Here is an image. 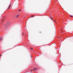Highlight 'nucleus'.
<instances>
[{
  "mask_svg": "<svg viewBox=\"0 0 73 73\" xmlns=\"http://www.w3.org/2000/svg\"><path fill=\"white\" fill-rule=\"evenodd\" d=\"M22 35H23V34H22Z\"/></svg>",
  "mask_w": 73,
  "mask_h": 73,
  "instance_id": "11",
  "label": "nucleus"
},
{
  "mask_svg": "<svg viewBox=\"0 0 73 73\" xmlns=\"http://www.w3.org/2000/svg\"><path fill=\"white\" fill-rule=\"evenodd\" d=\"M31 50H33V48H31Z\"/></svg>",
  "mask_w": 73,
  "mask_h": 73,
  "instance_id": "7",
  "label": "nucleus"
},
{
  "mask_svg": "<svg viewBox=\"0 0 73 73\" xmlns=\"http://www.w3.org/2000/svg\"><path fill=\"white\" fill-rule=\"evenodd\" d=\"M1 56H2L1 55H0Z\"/></svg>",
  "mask_w": 73,
  "mask_h": 73,
  "instance_id": "10",
  "label": "nucleus"
},
{
  "mask_svg": "<svg viewBox=\"0 0 73 73\" xmlns=\"http://www.w3.org/2000/svg\"><path fill=\"white\" fill-rule=\"evenodd\" d=\"M19 15H17L16 16V17H19Z\"/></svg>",
  "mask_w": 73,
  "mask_h": 73,
  "instance_id": "4",
  "label": "nucleus"
},
{
  "mask_svg": "<svg viewBox=\"0 0 73 73\" xmlns=\"http://www.w3.org/2000/svg\"><path fill=\"white\" fill-rule=\"evenodd\" d=\"M21 11V9H20L19 10V12H20Z\"/></svg>",
  "mask_w": 73,
  "mask_h": 73,
  "instance_id": "6",
  "label": "nucleus"
},
{
  "mask_svg": "<svg viewBox=\"0 0 73 73\" xmlns=\"http://www.w3.org/2000/svg\"><path fill=\"white\" fill-rule=\"evenodd\" d=\"M33 17H35V16H33V15H32L31 16H30V18H32Z\"/></svg>",
  "mask_w": 73,
  "mask_h": 73,
  "instance_id": "3",
  "label": "nucleus"
},
{
  "mask_svg": "<svg viewBox=\"0 0 73 73\" xmlns=\"http://www.w3.org/2000/svg\"><path fill=\"white\" fill-rule=\"evenodd\" d=\"M70 17H73V16H72V15H70Z\"/></svg>",
  "mask_w": 73,
  "mask_h": 73,
  "instance_id": "8",
  "label": "nucleus"
},
{
  "mask_svg": "<svg viewBox=\"0 0 73 73\" xmlns=\"http://www.w3.org/2000/svg\"><path fill=\"white\" fill-rule=\"evenodd\" d=\"M11 4H10L8 8L7 9H9V8H10V7H11Z\"/></svg>",
  "mask_w": 73,
  "mask_h": 73,
  "instance_id": "2",
  "label": "nucleus"
},
{
  "mask_svg": "<svg viewBox=\"0 0 73 73\" xmlns=\"http://www.w3.org/2000/svg\"><path fill=\"white\" fill-rule=\"evenodd\" d=\"M40 33H41V32H40Z\"/></svg>",
  "mask_w": 73,
  "mask_h": 73,
  "instance_id": "13",
  "label": "nucleus"
},
{
  "mask_svg": "<svg viewBox=\"0 0 73 73\" xmlns=\"http://www.w3.org/2000/svg\"><path fill=\"white\" fill-rule=\"evenodd\" d=\"M3 39V38H0V41H1V40Z\"/></svg>",
  "mask_w": 73,
  "mask_h": 73,
  "instance_id": "5",
  "label": "nucleus"
},
{
  "mask_svg": "<svg viewBox=\"0 0 73 73\" xmlns=\"http://www.w3.org/2000/svg\"><path fill=\"white\" fill-rule=\"evenodd\" d=\"M37 68H34L33 69V70H35V71H36V70H37Z\"/></svg>",
  "mask_w": 73,
  "mask_h": 73,
  "instance_id": "1",
  "label": "nucleus"
},
{
  "mask_svg": "<svg viewBox=\"0 0 73 73\" xmlns=\"http://www.w3.org/2000/svg\"><path fill=\"white\" fill-rule=\"evenodd\" d=\"M5 27H6V25L5 26Z\"/></svg>",
  "mask_w": 73,
  "mask_h": 73,
  "instance_id": "9",
  "label": "nucleus"
},
{
  "mask_svg": "<svg viewBox=\"0 0 73 73\" xmlns=\"http://www.w3.org/2000/svg\"><path fill=\"white\" fill-rule=\"evenodd\" d=\"M31 71H32V70H31Z\"/></svg>",
  "mask_w": 73,
  "mask_h": 73,
  "instance_id": "12",
  "label": "nucleus"
}]
</instances>
